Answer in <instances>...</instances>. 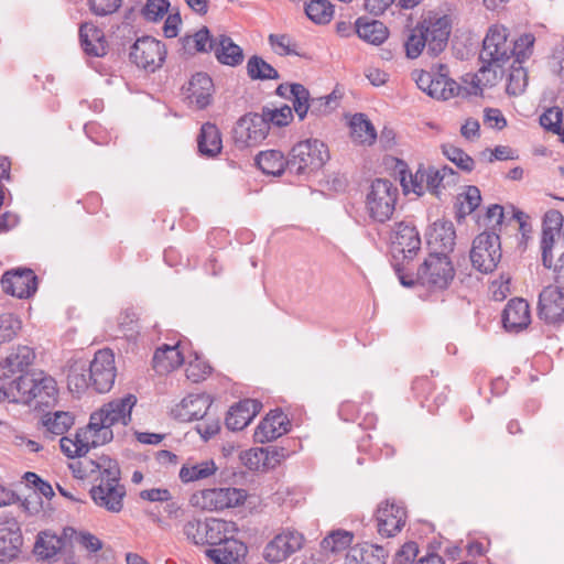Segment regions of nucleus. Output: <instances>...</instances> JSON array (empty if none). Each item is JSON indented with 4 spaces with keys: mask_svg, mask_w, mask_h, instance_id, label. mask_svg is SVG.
<instances>
[{
    "mask_svg": "<svg viewBox=\"0 0 564 564\" xmlns=\"http://www.w3.org/2000/svg\"><path fill=\"white\" fill-rule=\"evenodd\" d=\"M247 498L243 489L234 487L207 488L191 496L193 507L202 510L218 511L242 505Z\"/></svg>",
    "mask_w": 564,
    "mask_h": 564,
    "instance_id": "8",
    "label": "nucleus"
},
{
    "mask_svg": "<svg viewBox=\"0 0 564 564\" xmlns=\"http://www.w3.org/2000/svg\"><path fill=\"white\" fill-rule=\"evenodd\" d=\"M352 533L337 530L329 533L321 543L322 550L329 553H338L350 546Z\"/></svg>",
    "mask_w": 564,
    "mask_h": 564,
    "instance_id": "50",
    "label": "nucleus"
},
{
    "mask_svg": "<svg viewBox=\"0 0 564 564\" xmlns=\"http://www.w3.org/2000/svg\"><path fill=\"white\" fill-rule=\"evenodd\" d=\"M307 18L316 24H327L334 15V6L328 0H311L305 6Z\"/></svg>",
    "mask_w": 564,
    "mask_h": 564,
    "instance_id": "46",
    "label": "nucleus"
},
{
    "mask_svg": "<svg viewBox=\"0 0 564 564\" xmlns=\"http://www.w3.org/2000/svg\"><path fill=\"white\" fill-rule=\"evenodd\" d=\"M260 116L267 121L268 126L284 127L293 119L292 108L284 105L280 108L263 107Z\"/></svg>",
    "mask_w": 564,
    "mask_h": 564,
    "instance_id": "51",
    "label": "nucleus"
},
{
    "mask_svg": "<svg viewBox=\"0 0 564 564\" xmlns=\"http://www.w3.org/2000/svg\"><path fill=\"white\" fill-rule=\"evenodd\" d=\"M63 540L50 533H41L34 544V553L42 560L53 558L62 549Z\"/></svg>",
    "mask_w": 564,
    "mask_h": 564,
    "instance_id": "45",
    "label": "nucleus"
},
{
    "mask_svg": "<svg viewBox=\"0 0 564 564\" xmlns=\"http://www.w3.org/2000/svg\"><path fill=\"white\" fill-rule=\"evenodd\" d=\"M538 316L549 325L564 323V293L554 285L545 286L538 302Z\"/></svg>",
    "mask_w": 564,
    "mask_h": 564,
    "instance_id": "17",
    "label": "nucleus"
},
{
    "mask_svg": "<svg viewBox=\"0 0 564 564\" xmlns=\"http://www.w3.org/2000/svg\"><path fill=\"white\" fill-rule=\"evenodd\" d=\"M90 473L98 471L99 484L93 486L90 496L94 502L109 512H120L123 507L126 488L120 484V468L118 463L108 456L97 460L89 459Z\"/></svg>",
    "mask_w": 564,
    "mask_h": 564,
    "instance_id": "2",
    "label": "nucleus"
},
{
    "mask_svg": "<svg viewBox=\"0 0 564 564\" xmlns=\"http://www.w3.org/2000/svg\"><path fill=\"white\" fill-rule=\"evenodd\" d=\"M399 197L397 185L388 178L372 181L366 195L365 209L372 223L384 224L394 214Z\"/></svg>",
    "mask_w": 564,
    "mask_h": 564,
    "instance_id": "7",
    "label": "nucleus"
},
{
    "mask_svg": "<svg viewBox=\"0 0 564 564\" xmlns=\"http://www.w3.org/2000/svg\"><path fill=\"white\" fill-rule=\"evenodd\" d=\"M197 148L202 156L215 158L221 152L223 141L216 124L206 122L197 135Z\"/></svg>",
    "mask_w": 564,
    "mask_h": 564,
    "instance_id": "35",
    "label": "nucleus"
},
{
    "mask_svg": "<svg viewBox=\"0 0 564 564\" xmlns=\"http://www.w3.org/2000/svg\"><path fill=\"white\" fill-rule=\"evenodd\" d=\"M427 48L426 37L422 32V28L417 24L413 28L404 42L405 54L409 58H416L424 48Z\"/></svg>",
    "mask_w": 564,
    "mask_h": 564,
    "instance_id": "55",
    "label": "nucleus"
},
{
    "mask_svg": "<svg viewBox=\"0 0 564 564\" xmlns=\"http://www.w3.org/2000/svg\"><path fill=\"white\" fill-rule=\"evenodd\" d=\"M21 321L11 313L0 315V345L11 341L21 329Z\"/></svg>",
    "mask_w": 564,
    "mask_h": 564,
    "instance_id": "56",
    "label": "nucleus"
},
{
    "mask_svg": "<svg viewBox=\"0 0 564 564\" xmlns=\"http://www.w3.org/2000/svg\"><path fill=\"white\" fill-rule=\"evenodd\" d=\"M210 406V400L207 395L195 394L184 398L180 404H177L172 413L175 419L182 422H191L194 420H200L206 414Z\"/></svg>",
    "mask_w": 564,
    "mask_h": 564,
    "instance_id": "29",
    "label": "nucleus"
},
{
    "mask_svg": "<svg viewBox=\"0 0 564 564\" xmlns=\"http://www.w3.org/2000/svg\"><path fill=\"white\" fill-rule=\"evenodd\" d=\"M184 362L183 354L180 351V345H162L156 348L152 365L153 369L160 373H169Z\"/></svg>",
    "mask_w": 564,
    "mask_h": 564,
    "instance_id": "33",
    "label": "nucleus"
},
{
    "mask_svg": "<svg viewBox=\"0 0 564 564\" xmlns=\"http://www.w3.org/2000/svg\"><path fill=\"white\" fill-rule=\"evenodd\" d=\"M205 544L219 545L234 535L236 532L235 523L220 519L205 520Z\"/></svg>",
    "mask_w": 564,
    "mask_h": 564,
    "instance_id": "39",
    "label": "nucleus"
},
{
    "mask_svg": "<svg viewBox=\"0 0 564 564\" xmlns=\"http://www.w3.org/2000/svg\"><path fill=\"white\" fill-rule=\"evenodd\" d=\"M91 14L108 17L116 13L122 6V0H86Z\"/></svg>",
    "mask_w": 564,
    "mask_h": 564,
    "instance_id": "57",
    "label": "nucleus"
},
{
    "mask_svg": "<svg viewBox=\"0 0 564 564\" xmlns=\"http://www.w3.org/2000/svg\"><path fill=\"white\" fill-rule=\"evenodd\" d=\"M119 329L123 337L134 339L139 334L138 316L133 311L127 310L119 316Z\"/></svg>",
    "mask_w": 564,
    "mask_h": 564,
    "instance_id": "59",
    "label": "nucleus"
},
{
    "mask_svg": "<svg viewBox=\"0 0 564 564\" xmlns=\"http://www.w3.org/2000/svg\"><path fill=\"white\" fill-rule=\"evenodd\" d=\"M293 109L303 120L308 111H311V97L308 90L302 84H293L291 90Z\"/></svg>",
    "mask_w": 564,
    "mask_h": 564,
    "instance_id": "54",
    "label": "nucleus"
},
{
    "mask_svg": "<svg viewBox=\"0 0 564 564\" xmlns=\"http://www.w3.org/2000/svg\"><path fill=\"white\" fill-rule=\"evenodd\" d=\"M442 152L443 154L452 161L454 164H456L457 167L465 172H471L474 170V159L469 156L467 153H465L462 149L446 143L442 145Z\"/></svg>",
    "mask_w": 564,
    "mask_h": 564,
    "instance_id": "53",
    "label": "nucleus"
},
{
    "mask_svg": "<svg viewBox=\"0 0 564 564\" xmlns=\"http://www.w3.org/2000/svg\"><path fill=\"white\" fill-rule=\"evenodd\" d=\"M181 42L185 53L195 55L197 53L214 52L216 37L212 36L207 26H203L194 34L183 36Z\"/></svg>",
    "mask_w": 564,
    "mask_h": 564,
    "instance_id": "36",
    "label": "nucleus"
},
{
    "mask_svg": "<svg viewBox=\"0 0 564 564\" xmlns=\"http://www.w3.org/2000/svg\"><path fill=\"white\" fill-rule=\"evenodd\" d=\"M4 399L23 403L34 409L51 408L57 403L58 388L56 380L44 371H34L32 376H21L11 380L3 388Z\"/></svg>",
    "mask_w": 564,
    "mask_h": 564,
    "instance_id": "1",
    "label": "nucleus"
},
{
    "mask_svg": "<svg viewBox=\"0 0 564 564\" xmlns=\"http://www.w3.org/2000/svg\"><path fill=\"white\" fill-rule=\"evenodd\" d=\"M356 33L365 42L373 45L382 44L388 37V29L378 20L366 21L359 18L356 21Z\"/></svg>",
    "mask_w": 564,
    "mask_h": 564,
    "instance_id": "40",
    "label": "nucleus"
},
{
    "mask_svg": "<svg viewBox=\"0 0 564 564\" xmlns=\"http://www.w3.org/2000/svg\"><path fill=\"white\" fill-rule=\"evenodd\" d=\"M0 282L4 293L19 299L30 297L37 289V278L31 269L8 271Z\"/></svg>",
    "mask_w": 564,
    "mask_h": 564,
    "instance_id": "19",
    "label": "nucleus"
},
{
    "mask_svg": "<svg viewBox=\"0 0 564 564\" xmlns=\"http://www.w3.org/2000/svg\"><path fill=\"white\" fill-rule=\"evenodd\" d=\"M36 358L35 350L26 345H18L3 359L0 367V377L12 380L21 376H32L30 371Z\"/></svg>",
    "mask_w": 564,
    "mask_h": 564,
    "instance_id": "18",
    "label": "nucleus"
},
{
    "mask_svg": "<svg viewBox=\"0 0 564 564\" xmlns=\"http://www.w3.org/2000/svg\"><path fill=\"white\" fill-rule=\"evenodd\" d=\"M329 159L326 144L317 139L297 142L289 153V173L308 177L317 172Z\"/></svg>",
    "mask_w": 564,
    "mask_h": 564,
    "instance_id": "6",
    "label": "nucleus"
},
{
    "mask_svg": "<svg viewBox=\"0 0 564 564\" xmlns=\"http://www.w3.org/2000/svg\"><path fill=\"white\" fill-rule=\"evenodd\" d=\"M502 67L482 63L476 74H466L463 77L464 96H481L485 88L496 86L502 79Z\"/></svg>",
    "mask_w": 564,
    "mask_h": 564,
    "instance_id": "20",
    "label": "nucleus"
},
{
    "mask_svg": "<svg viewBox=\"0 0 564 564\" xmlns=\"http://www.w3.org/2000/svg\"><path fill=\"white\" fill-rule=\"evenodd\" d=\"M170 8L167 0H148L142 9V14L148 21L162 19Z\"/></svg>",
    "mask_w": 564,
    "mask_h": 564,
    "instance_id": "62",
    "label": "nucleus"
},
{
    "mask_svg": "<svg viewBox=\"0 0 564 564\" xmlns=\"http://www.w3.org/2000/svg\"><path fill=\"white\" fill-rule=\"evenodd\" d=\"M535 37L532 33L522 34L518 40H512V57L514 63L521 65L524 63L533 53Z\"/></svg>",
    "mask_w": 564,
    "mask_h": 564,
    "instance_id": "52",
    "label": "nucleus"
},
{
    "mask_svg": "<svg viewBox=\"0 0 564 564\" xmlns=\"http://www.w3.org/2000/svg\"><path fill=\"white\" fill-rule=\"evenodd\" d=\"M269 133L267 121L257 112H248L236 122L232 139L238 149L260 144Z\"/></svg>",
    "mask_w": 564,
    "mask_h": 564,
    "instance_id": "12",
    "label": "nucleus"
},
{
    "mask_svg": "<svg viewBox=\"0 0 564 564\" xmlns=\"http://www.w3.org/2000/svg\"><path fill=\"white\" fill-rule=\"evenodd\" d=\"M215 91L212 77L207 73L198 72L194 74L186 87H184L185 98L188 104L196 109H205L213 101Z\"/></svg>",
    "mask_w": 564,
    "mask_h": 564,
    "instance_id": "21",
    "label": "nucleus"
},
{
    "mask_svg": "<svg viewBox=\"0 0 564 564\" xmlns=\"http://www.w3.org/2000/svg\"><path fill=\"white\" fill-rule=\"evenodd\" d=\"M350 134L355 142L372 144L377 139V132L372 123L364 113H356L350 121Z\"/></svg>",
    "mask_w": 564,
    "mask_h": 564,
    "instance_id": "42",
    "label": "nucleus"
},
{
    "mask_svg": "<svg viewBox=\"0 0 564 564\" xmlns=\"http://www.w3.org/2000/svg\"><path fill=\"white\" fill-rule=\"evenodd\" d=\"M214 53L217 61L224 65L237 66L243 61L242 48L225 34L216 37Z\"/></svg>",
    "mask_w": 564,
    "mask_h": 564,
    "instance_id": "37",
    "label": "nucleus"
},
{
    "mask_svg": "<svg viewBox=\"0 0 564 564\" xmlns=\"http://www.w3.org/2000/svg\"><path fill=\"white\" fill-rule=\"evenodd\" d=\"M130 59L139 68L153 73L160 68L166 58L165 44L151 36L138 39L131 46Z\"/></svg>",
    "mask_w": 564,
    "mask_h": 564,
    "instance_id": "11",
    "label": "nucleus"
},
{
    "mask_svg": "<svg viewBox=\"0 0 564 564\" xmlns=\"http://www.w3.org/2000/svg\"><path fill=\"white\" fill-rule=\"evenodd\" d=\"M511 47L508 29L499 24L491 25L482 41L479 59L484 64L503 66L512 57Z\"/></svg>",
    "mask_w": 564,
    "mask_h": 564,
    "instance_id": "10",
    "label": "nucleus"
},
{
    "mask_svg": "<svg viewBox=\"0 0 564 564\" xmlns=\"http://www.w3.org/2000/svg\"><path fill=\"white\" fill-rule=\"evenodd\" d=\"M392 265L403 286H413L408 280L412 260L421 250V238L417 229L409 223H397L391 231Z\"/></svg>",
    "mask_w": 564,
    "mask_h": 564,
    "instance_id": "3",
    "label": "nucleus"
},
{
    "mask_svg": "<svg viewBox=\"0 0 564 564\" xmlns=\"http://www.w3.org/2000/svg\"><path fill=\"white\" fill-rule=\"evenodd\" d=\"M525 85L527 74L524 69L521 67V65H519L518 67L512 65V70L508 76V83L506 87L507 94L511 96H517L524 90Z\"/></svg>",
    "mask_w": 564,
    "mask_h": 564,
    "instance_id": "58",
    "label": "nucleus"
},
{
    "mask_svg": "<svg viewBox=\"0 0 564 564\" xmlns=\"http://www.w3.org/2000/svg\"><path fill=\"white\" fill-rule=\"evenodd\" d=\"M456 231L449 220H436L427 234V245L431 253L447 254L454 250Z\"/></svg>",
    "mask_w": 564,
    "mask_h": 564,
    "instance_id": "23",
    "label": "nucleus"
},
{
    "mask_svg": "<svg viewBox=\"0 0 564 564\" xmlns=\"http://www.w3.org/2000/svg\"><path fill=\"white\" fill-rule=\"evenodd\" d=\"M217 467L214 460H205L196 465H184L180 470V479L183 482H192L200 479H205L214 475Z\"/></svg>",
    "mask_w": 564,
    "mask_h": 564,
    "instance_id": "44",
    "label": "nucleus"
},
{
    "mask_svg": "<svg viewBox=\"0 0 564 564\" xmlns=\"http://www.w3.org/2000/svg\"><path fill=\"white\" fill-rule=\"evenodd\" d=\"M262 404L253 399L241 400L230 406L225 425L230 431H241L250 424L260 412Z\"/></svg>",
    "mask_w": 564,
    "mask_h": 564,
    "instance_id": "25",
    "label": "nucleus"
},
{
    "mask_svg": "<svg viewBox=\"0 0 564 564\" xmlns=\"http://www.w3.org/2000/svg\"><path fill=\"white\" fill-rule=\"evenodd\" d=\"M247 73L251 79H278V70L258 55L251 56L247 62Z\"/></svg>",
    "mask_w": 564,
    "mask_h": 564,
    "instance_id": "48",
    "label": "nucleus"
},
{
    "mask_svg": "<svg viewBox=\"0 0 564 564\" xmlns=\"http://www.w3.org/2000/svg\"><path fill=\"white\" fill-rule=\"evenodd\" d=\"M267 453L263 447H256L243 452L241 459L245 465L252 470H267L265 457Z\"/></svg>",
    "mask_w": 564,
    "mask_h": 564,
    "instance_id": "61",
    "label": "nucleus"
},
{
    "mask_svg": "<svg viewBox=\"0 0 564 564\" xmlns=\"http://www.w3.org/2000/svg\"><path fill=\"white\" fill-rule=\"evenodd\" d=\"M563 113L558 107L549 108L540 117V123L543 128L557 134L561 131Z\"/></svg>",
    "mask_w": 564,
    "mask_h": 564,
    "instance_id": "63",
    "label": "nucleus"
},
{
    "mask_svg": "<svg viewBox=\"0 0 564 564\" xmlns=\"http://www.w3.org/2000/svg\"><path fill=\"white\" fill-rule=\"evenodd\" d=\"M426 37L427 53L437 56L446 47L452 31V19L447 14L430 12L420 23Z\"/></svg>",
    "mask_w": 564,
    "mask_h": 564,
    "instance_id": "13",
    "label": "nucleus"
},
{
    "mask_svg": "<svg viewBox=\"0 0 564 564\" xmlns=\"http://www.w3.org/2000/svg\"><path fill=\"white\" fill-rule=\"evenodd\" d=\"M45 427V436L53 440L55 436L64 435L74 424V416L69 412L56 411L47 413L42 419Z\"/></svg>",
    "mask_w": 564,
    "mask_h": 564,
    "instance_id": "41",
    "label": "nucleus"
},
{
    "mask_svg": "<svg viewBox=\"0 0 564 564\" xmlns=\"http://www.w3.org/2000/svg\"><path fill=\"white\" fill-rule=\"evenodd\" d=\"M304 535L292 529L278 533L264 547L263 556L270 563H281L303 547Z\"/></svg>",
    "mask_w": 564,
    "mask_h": 564,
    "instance_id": "15",
    "label": "nucleus"
},
{
    "mask_svg": "<svg viewBox=\"0 0 564 564\" xmlns=\"http://www.w3.org/2000/svg\"><path fill=\"white\" fill-rule=\"evenodd\" d=\"M186 377L193 382H200L210 373L212 367L204 360L196 357L186 367Z\"/></svg>",
    "mask_w": 564,
    "mask_h": 564,
    "instance_id": "64",
    "label": "nucleus"
},
{
    "mask_svg": "<svg viewBox=\"0 0 564 564\" xmlns=\"http://www.w3.org/2000/svg\"><path fill=\"white\" fill-rule=\"evenodd\" d=\"M435 384L429 377H419L413 381L412 390L422 406H426L429 412L434 413L445 403L447 397L444 392L432 398Z\"/></svg>",
    "mask_w": 564,
    "mask_h": 564,
    "instance_id": "34",
    "label": "nucleus"
},
{
    "mask_svg": "<svg viewBox=\"0 0 564 564\" xmlns=\"http://www.w3.org/2000/svg\"><path fill=\"white\" fill-rule=\"evenodd\" d=\"M67 384L69 390L77 394L83 393L91 387L89 372L85 362H75L70 366L67 375Z\"/></svg>",
    "mask_w": 564,
    "mask_h": 564,
    "instance_id": "43",
    "label": "nucleus"
},
{
    "mask_svg": "<svg viewBox=\"0 0 564 564\" xmlns=\"http://www.w3.org/2000/svg\"><path fill=\"white\" fill-rule=\"evenodd\" d=\"M502 325L509 333H519L531 323L529 303L520 297L511 299L502 311Z\"/></svg>",
    "mask_w": 564,
    "mask_h": 564,
    "instance_id": "22",
    "label": "nucleus"
},
{
    "mask_svg": "<svg viewBox=\"0 0 564 564\" xmlns=\"http://www.w3.org/2000/svg\"><path fill=\"white\" fill-rule=\"evenodd\" d=\"M258 167L268 175L280 176L284 171L289 172V158L279 150L261 151L257 158Z\"/></svg>",
    "mask_w": 564,
    "mask_h": 564,
    "instance_id": "38",
    "label": "nucleus"
},
{
    "mask_svg": "<svg viewBox=\"0 0 564 564\" xmlns=\"http://www.w3.org/2000/svg\"><path fill=\"white\" fill-rule=\"evenodd\" d=\"M137 403L133 394L115 399L105 403L98 411L91 413L89 427L96 433L95 443L106 444L113 438L111 426L115 424L128 425L131 421V411Z\"/></svg>",
    "mask_w": 564,
    "mask_h": 564,
    "instance_id": "4",
    "label": "nucleus"
},
{
    "mask_svg": "<svg viewBox=\"0 0 564 564\" xmlns=\"http://www.w3.org/2000/svg\"><path fill=\"white\" fill-rule=\"evenodd\" d=\"M22 543L21 530L14 519L0 522V562L18 557Z\"/></svg>",
    "mask_w": 564,
    "mask_h": 564,
    "instance_id": "24",
    "label": "nucleus"
},
{
    "mask_svg": "<svg viewBox=\"0 0 564 564\" xmlns=\"http://www.w3.org/2000/svg\"><path fill=\"white\" fill-rule=\"evenodd\" d=\"M408 280L414 284H420L431 291H443L448 288L455 276L454 265L447 254L431 253L424 259L423 263L413 271V265L409 269Z\"/></svg>",
    "mask_w": 564,
    "mask_h": 564,
    "instance_id": "5",
    "label": "nucleus"
},
{
    "mask_svg": "<svg viewBox=\"0 0 564 564\" xmlns=\"http://www.w3.org/2000/svg\"><path fill=\"white\" fill-rule=\"evenodd\" d=\"M481 202L480 191L476 186H467L463 194L457 197V212L456 217L458 219L465 218L470 215Z\"/></svg>",
    "mask_w": 564,
    "mask_h": 564,
    "instance_id": "47",
    "label": "nucleus"
},
{
    "mask_svg": "<svg viewBox=\"0 0 564 564\" xmlns=\"http://www.w3.org/2000/svg\"><path fill=\"white\" fill-rule=\"evenodd\" d=\"M387 556L388 552L383 546L362 543L349 549L345 564H386Z\"/></svg>",
    "mask_w": 564,
    "mask_h": 564,
    "instance_id": "32",
    "label": "nucleus"
},
{
    "mask_svg": "<svg viewBox=\"0 0 564 564\" xmlns=\"http://www.w3.org/2000/svg\"><path fill=\"white\" fill-rule=\"evenodd\" d=\"M246 554L247 546L234 535L218 547L206 550V556L215 564H242Z\"/></svg>",
    "mask_w": 564,
    "mask_h": 564,
    "instance_id": "28",
    "label": "nucleus"
},
{
    "mask_svg": "<svg viewBox=\"0 0 564 564\" xmlns=\"http://www.w3.org/2000/svg\"><path fill=\"white\" fill-rule=\"evenodd\" d=\"M563 220V215L558 210L551 209L546 212L543 218L542 237H545L547 234V236H551L553 239H555V236L561 231Z\"/></svg>",
    "mask_w": 564,
    "mask_h": 564,
    "instance_id": "60",
    "label": "nucleus"
},
{
    "mask_svg": "<svg viewBox=\"0 0 564 564\" xmlns=\"http://www.w3.org/2000/svg\"><path fill=\"white\" fill-rule=\"evenodd\" d=\"M79 40L87 55L101 57L107 54L108 44L101 29L91 22H85L79 28Z\"/></svg>",
    "mask_w": 564,
    "mask_h": 564,
    "instance_id": "31",
    "label": "nucleus"
},
{
    "mask_svg": "<svg viewBox=\"0 0 564 564\" xmlns=\"http://www.w3.org/2000/svg\"><path fill=\"white\" fill-rule=\"evenodd\" d=\"M426 167L420 165L414 174L410 173L409 175L405 172H401V185L403 187L404 193H414L417 196L424 194L426 189V177H425Z\"/></svg>",
    "mask_w": 564,
    "mask_h": 564,
    "instance_id": "49",
    "label": "nucleus"
},
{
    "mask_svg": "<svg viewBox=\"0 0 564 564\" xmlns=\"http://www.w3.org/2000/svg\"><path fill=\"white\" fill-rule=\"evenodd\" d=\"M376 521L378 533L381 536H395L405 525V508L394 501L386 500L378 506Z\"/></svg>",
    "mask_w": 564,
    "mask_h": 564,
    "instance_id": "16",
    "label": "nucleus"
},
{
    "mask_svg": "<svg viewBox=\"0 0 564 564\" xmlns=\"http://www.w3.org/2000/svg\"><path fill=\"white\" fill-rule=\"evenodd\" d=\"M290 422L282 410L270 411L260 422L254 431V440L259 443H267L282 436L289 431Z\"/></svg>",
    "mask_w": 564,
    "mask_h": 564,
    "instance_id": "26",
    "label": "nucleus"
},
{
    "mask_svg": "<svg viewBox=\"0 0 564 564\" xmlns=\"http://www.w3.org/2000/svg\"><path fill=\"white\" fill-rule=\"evenodd\" d=\"M96 433L89 427L80 429L74 437L63 436L59 440L61 451L69 458L85 456L90 447H97L101 444L95 443Z\"/></svg>",
    "mask_w": 564,
    "mask_h": 564,
    "instance_id": "27",
    "label": "nucleus"
},
{
    "mask_svg": "<svg viewBox=\"0 0 564 564\" xmlns=\"http://www.w3.org/2000/svg\"><path fill=\"white\" fill-rule=\"evenodd\" d=\"M427 95L438 100H448L464 95V88L448 76V67L440 64Z\"/></svg>",
    "mask_w": 564,
    "mask_h": 564,
    "instance_id": "30",
    "label": "nucleus"
},
{
    "mask_svg": "<svg viewBox=\"0 0 564 564\" xmlns=\"http://www.w3.org/2000/svg\"><path fill=\"white\" fill-rule=\"evenodd\" d=\"M91 388L98 393L108 392L117 376L115 355L108 349L98 350L88 368Z\"/></svg>",
    "mask_w": 564,
    "mask_h": 564,
    "instance_id": "14",
    "label": "nucleus"
},
{
    "mask_svg": "<svg viewBox=\"0 0 564 564\" xmlns=\"http://www.w3.org/2000/svg\"><path fill=\"white\" fill-rule=\"evenodd\" d=\"M501 260L500 237L495 231H484L473 241L470 261L479 272H492Z\"/></svg>",
    "mask_w": 564,
    "mask_h": 564,
    "instance_id": "9",
    "label": "nucleus"
}]
</instances>
